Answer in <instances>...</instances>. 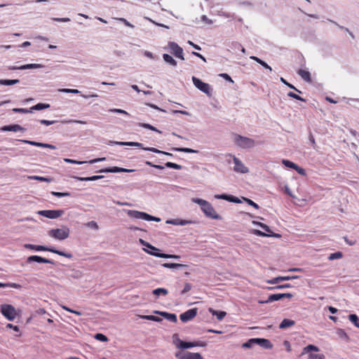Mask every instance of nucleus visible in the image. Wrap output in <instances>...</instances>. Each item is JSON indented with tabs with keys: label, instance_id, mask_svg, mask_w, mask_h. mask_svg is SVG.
<instances>
[{
	"label": "nucleus",
	"instance_id": "22",
	"mask_svg": "<svg viewBox=\"0 0 359 359\" xmlns=\"http://www.w3.org/2000/svg\"><path fill=\"white\" fill-rule=\"evenodd\" d=\"M1 131H13V132H18V131H25V128L22 127L21 126L18 124H12L8 126H4L0 128Z\"/></svg>",
	"mask_w": 359,
	"mask_h": 359
},
{
	"label": "nucleus",
	"instance_id": "50",
	"mask_svg": "<svg viewBox=\"0 0 359 359\" xmlns=\"http://www.w3.org/2000/svg\"><path fill=\"white\" fill-rule=\"evenodd\" d=\"M12 111L15 113H22V114H27V113H32V111L31 109V107L29 109H25V108H13L12 109Z\"/></svg>",
	"mask_w": 359,
	"mask_h": 359
},
{
	"label": "nucleus",
	"instance_id": "34",
	"mask_svg": "<svg viewBox=\"0 0 359 359\" xmlns=\"http://www.w3.org/2000/svg\"><path fill=\"white\" fill-rule=\"evenodd\" d=\"M295 324V322L292 320L285 318L279 325L280 329H285L287 327L293 326Z\"/></svg>",
	"mask_w": 359,
	"mask_h": 359
},
{
	"label": "nucleus",
	"instance_id": "57",
	"mask_svg": "<svg viewBox=\"0 0 359 359\" xmlns=\"http://www.w3.org/2000/svg\"><path fill=\"white\" fill-rule=\"evenodd\" d=\"M287 96L290 97L294 98L295 100H300V101H303V102H306V101L303 97H300L299 95H297L294 93L291 92V91L287 93Z\"/></svg>",
	"mask_w": 359,
	"mask_h": 359
},
{
	"label": "nucleus",
	"instance_id": "24",
	"mask_svg": "<svg viewBox=\"0 0 359 359\" xmlns=\"http://www.w3.org/2000/svg\"><path fill=\"white\" fill-rule=\"evenodd\" d=\"M298 276H278L276 278H273L271 280H268L266 282L270 284H277L281 281L284 280H289L292 279H297L298 278Z\"/></svg>",
	"mask_w": 359,
	"mask_h": 359
},
{
	"label": "nucleus",
	"instance_id": "55",
	"mask_svg": "<svg viewBox=\"0 0 359 359\" xmlns=\"http://www.w3.org/2000/svg\"><path fill=\"white\" fill-rule=\"evenodd\" d=\"M309 359H325V355L323 353H310Z\"/></svg>",
	"mask_w": 359,
	"mask_h": 359
},
{
	"label": "nucleus",
	"instance_id": "19",
	"mask_svg": "<svg viewBox=\"0 0 359 359\" xmlns=\"http://www.w3.org/2000/svg\"><path fill=\"white\" fill-rule=\"evenodd\" d=\"M43 67H44V65H43L41 64H27V65H22L20 67H15V66L9 67L8 69L10 70H15V69L24 70V69H39V68H43Z\"/></svg>",
	"mask_w": 359,
	"mask_h": 359
},
{
	"label": "nucleus",
	"instance_id": "42",
	"mask_svg": "<svg viewBox=\"0 0 359 359\" xmlns=\"http://www.w3.org/2000/svg\"><path fill=\"white\" fill-rule=\"evenodd\" d=\"M319 351V348L318 346L313 345V344H309L304 348L302 354L310 353L311 351Z\"/></svg>",
	"mask_w": 359,
	"mask_h": 359
},
{
	"label": "nucleus",
	"instance_id": "28",
	"mask_svg": "<svg viewBox=\"0 0 359 359\" xmlns=\"http://www.w3.org/2000/svg\"><path fill=\"white\" fill-rule=\"evenodd\" d=\"M139 242L140 243H141L143 246L146 247L147 248H145V250H147L149 251H152V252H159L160 250L156 248V247L153 246L152 245H151L149 243L145 241L144 240H143L142 238H140L139 239ZM143 250H144V248H143Z\"/></svg>",
	"mask_w": 359,
	"mask_h": 359
},
{
	"label": "nucleus",
	"instance_id": "45",
	"mask_svg": "<svg viewBox=\"0 0 359 359\" xmlns=\"http://www.w3.org/2000/svg\"><path fill=\"white\" fill-rule=\"evenodd\" d=\"M349 320L354 324V325L359 328V318L355 314H350L348 316Z\"/></svg>",
	"mask_w": 359,
	"mask_h": 359
},
{
	"label": "nucleus",
	"instance_id": "9",
	"mask_svg": "<svg viewBox=\"0 0 359 359\" xmlns=\"http://www.w3.org/2000/svg\"><path fill=\"white\" fill-rule=\"evenodd\" d=\"M227 156L229 158V159L226 160L229 163H231V158L233 159V161L235 164L233 168V170L235 172L243 174L248 172V168L246 166H245V165L242 163V161L240 159H238L237 157L231 154H228Z\"/></svg>",
	"mask_w": 359,
	"mask_h": 359
},
{
	"label": "nucleus",
	"instance_id": "33",
	"mask_svg": "<svg viewBox=\"0 0 359 359\" xmlns=\"http://www.w3.org/2000/svg\"><path fill=\"white\" fill-rule=\"evenodd\" d=\"M163 59L166 63L169 64L172 67H176L177 65V61L171 55L168 54H163Z\"/></svg>",
	"mask_w": 359,
	"mask_h": 359
},
{
	"label": "nucleus",
	"instance_id": "44",
	"mask_svg": "<svg viewBox=\"0 0 359 359\" xmlns=\"http://www.w3.org/2000/svg\"><path fill=\"white\" fill-rule=\"evenodd\" d=\"M172 341L175 346L180 349L182 347V344H183L184 341L181 340L177 334H175L172 336Z\"/></svg>",
	"mask_w": 359,
	"mask_h": 359
},
{
	"label": "nucleus",
	"instance_id": "35",
	"mask_svg": "<svg viewBox=\"0 0 359 359\" xmlns=\"http://www.w3.org/2000/svg\"><path fill=\"white\" fill-rule=\"evenodd\" d=\"M250 58L254 61H256L259 64H260L263 67L268 69L269 72L272 71V68L264 60H261L260 58L256 57V56H250Z\"/></svg>",
	"mask_w": 359,
	"mask_h": 359
},
{
	"label": "nucleus",
	"instance_id": "58",
	"mask_svg": "<svg viewBox=\"0 0 359 359\" xmlns=\"http://www.w3.org/2000/svg\"><path fill=\"white\" fill-rule=\"evenodd\" d=\"M37 147H42V148H48V149H56L55 146H54L53 144H47V143H41V142H38Z\"/></svg>",
	"mask_w": 359,
	"mask_h": 359
},
{
	"label": "nucleus",
	"instance_id": "32",
	"mask_svg": "<svg viewBox=\"0 0 359 359\" xmlns=\"http://www.w3.org/2000/svg\"><path fill=\"white\" fill-rule=\"evenodd\" d=\"M103 177H104L103 175H93L91 177H75V178L77 180L81 181V182L95 181V180H100V179H102Z\"/></svg>",
	"mask_w": 359,
	"mask_h": 359
},
{
	"label": "nucleus",
	"instance_id": "63",
	"mask_svg": "<svg viewBox=\"0 0 359 359\" xmlns=\"http://www.w3.org/2000/svg\"><path fill=\"white\" fill-rule=\"evenodd\" d=\"M52 20L60 22H70L71 20L69 18H53Z\"/></svg>",
	"mask_w": 359,
	"mask_h": 359
},
{
	"label": "nucleus",
	"instance_id": "8",
	"mask_svg": "<svg viewBox=\"0 0 359 359\" xmlns=\"http://www.w3.org/2000/svg\"><path fill=\"white\" fill-rule=\"evenodd\" d=\"M1 314L8 320H13L16 316V310L11 304H1L0 306Z\"/></svg>",
	"mask_w": 359,
	"mask_h": 359
},
{
	"label": "nucleus",
	"instance_id": "20",
	"mask_svg": "<svg viewBox=\"0 0 359 359\" xmlns=\"http://www.w3.org/2000/svg\"><path fill=\"white\" fill-rule=\"evenodd\" d=\"M144 250L148 254L153 255L154 257H156L165 258V259H180V256L177 255H169V254H165V253H161V252H154L152 251H149L145 249H144Z\"/></svg>",
	"mask_w": 359,
	"mask_h": 359
},
{
	"label": "nucleus",
	"instance_id": "39",
	"mask_svg": "<svg viewBox=\"0 0 359 359\" xmlns=\"http://www.w3.org/2000/svg\"><path fill=\"white\" fill-rule=\"evenodd\" d=\"M50 105L49 104H47V103H38L36 104H35L34 106H32L31 107V109L32 111V112L34 111V110H43V109H48L50 108Z\"/></svg>",
	"mask_w": 359,
	"mask_h": 359
},
{
	"label": "nucleus",
	"instance_id": "53",
	"mask_svg": "<svg viewBox=\"0 0 359 359\" xmlns=\"http://www.w3.org/2000/svg\"><path fill=\"white\" fill-rule=\"evenodd\" d=\"M256 344V338L249 339L247 342L244 343L242 346L243 348H251Z\"/></svg>",
	"mask_w": 359,
	"mask_h": 359
},
{
	"label": "nucleus",
	"instance_id": "31",
	"mask_svg": "<svg viewBox=\"0 0 359 359\" xmlns=\"http://www.w3.org/2000/svg\"><path fill=\"white\" fill-rule=\"evenodd\" d=\"M209 312L212 315L215 316L219 320H222L226 315L225 311H216L212 308L209 309Z\"/></svg>",
	"mask_w": 359,
	"mask_h": 359
},
{
	"label": "nucleus",
	"instance_id": "7",
	"mask_svg": "<svg viewBox=\"0 0 359 359\" xmlns=\"http://www.w3.org/2000/svg\"><path fill=\"white\" fill-rule=\"evenodd\" d=\"M191 80L196 88L205 93L208 96H212V89L208 83H204L200 79L196 76H192Z\"/></svg>",
	"mask_w": 359,
	"mask_h": 359
},
{
	"label": "nucleus",
	"instance_id": "46",
	"mask_svg": "<svg viewBox=\"0 0 359 359\" xmlns=\"http://www.w3.org/2000/svg\"><path fill=\"white\" fill-rule=\"evenodd\" d=\"M140 318L142 319L152 320V321H155V322H161V321H162V319L161 318H159L158 316H152V315L141 316Z\"/></svg>",
	"mask_w": 359,
	"mask_h": 359
},
{
	"label": "nucleus",
	"instance_id": "23",
	"mask_svg": "<svg viewBox=\"0 0 359 359\" xmlns=\"http://www.w3.org/2000/svg\"><path fill=\"white\" fill-rule=\"evenodd\" d=\"M154 313L164 317L165 319L172 323H177V315L175 313H170L165 311H154Z\"/></svg>",
	"mask_w": 359,
	"mask_h": 359
},
{
	"label": "nucleus",
	"instance_id": "56",
	"mask_svg": "<svg viewBox=\"0 0 359 359\" xmlns=\"http://www.w3.org/2000/svg\"><path fill=\"white\" fill-rule=\"evenodd\" d=\"M94 337L95 339L100 341L105 342V341H108V338L104 334H103L102 333H97Z\"/></svg>",
	"mask_w": 359,
	"mask_h": 359
},
{
	"label": "nucleus",
	"instance_id": "41",
	"mask_svg": "<svg viewBox=\"0 0 359 359\" xmlns=\"http://www.w3.org/2000/svg\"><path fill=\"white\" fill-rule=\"evenodd\" d=\"M20 82L18 79H0V85L12 86Z\"/></svg>",
	"mask_w": 359,
	"mask_h": 359
},
{
	"label": "nucleus",
	"instance_id": "17",
	"mask_svg": "<svg viewBox=\"0 0 359 359\" xmlns=\"http://www.w3.org/2000/svg\"><path fill=\"white\" fill-rule=\"evenodd\" d=\"M33 262H38V263H45V264H55V262L53 260L48 259H46V258H43V257H41L38 256V255H32V256L29 257L27 259V262L29 263V264L32 263Z\"/></svg>",
	"mask_w": 359,
	"mask_h": 359
},
{
	"label": "nucleus",
	"instance_id": "29",
	"mask_svg": "<svg viewBox=\"0 0 359 359\" xmlns=\"http://www.w3.org/2000/svg\"><path fill=\"white\" fill-rule=\"evenodd\" d=\"M167 224H173V225H180V226H185V225H187V224H191L192 222L190 221V220H185V219H170V220H168L166 222Z\"/></svg>",
	"mask_w": 359,
	"mask_h": 359
},
{
	"label": "nucleus",
	"instance_id": "37",
	"mask_svg": "<svg viewBox=\"0 0 359 359\" xmlns=\"http://www.w3.org/2000/svg\"><path fill=\"white\" fill-rule=\"evenodd\" d=\"M162 266L167 269H179L185 267L186 265L177 263H164L162 264Z\"/></svg>",
	"mask_w": 359,
	"mask_h": 359
},
{
	"label": "nucleus",
	"instance_id": "21",
	"mask_svg": "<svg viewBox=\"0 0 359 359\" xmlns=\"http://www.w3.org/2000/svg\"><path fill=\"white\" fill-rule=\"evenodd\" d=\"M215 198H217V199H223V200H226V201H228L229 202H232V203H241V201L236 197V196H231V195H227V194H216L215 195Z\"/></svg>",
	"mask_w": 359,
	"mask_h": 359
},
{
	"label": "nucleus",
	"instance_id": "47",
	"mask_svg": "<svg viewBox=\"0 0 359 359\" xmlns=\"http://www.w3.org/2000/svg\"><path fill=\"white\" fill-rule=\"evenodd\" d=\"M152 293L156 296H158L160 294L166 295L168 293V290L165 288H156L152 291Z\"/></svg>",
	"mask_w": 359,
	"mask_h": 359
},
{
	"label": "nucleus",
	"instance_id": "18",
	"mask_svg": "<svg viewBox=\"0 0 359 359\" xmlns=\"http://www.w3.org/2000/svg\"><path fill=\"white\" fill-rule=\"evenodd\" d=\"M108 144L110 146L114 145H119V146H130V147H143V144L140 142H117V141H109Z\"/></svg>",
	"mask_w": 359,
	"mask_h": 359
},
{
	"label": "nucleus",
	"instance_id": "36",
	"mask_svg": "<svg viewBox=\"0 0 359 359\" xmlns=\"http://www.w3.org/2000/svg\"><path fill=\"white\" fill-rule=\"evenodd\" d=\"M142 149H143L144 151H151V152H154V153H156V154H164V155H166V156H172V154H170V153L159 150V149H158L156 148H154V147H142Z\"/></svg>",
	"mask_w": 359,
	"mask_h": 359
},
{
	"label": "nucleus",
	"instance_id": "16",
	"mask_svg": "<svg viewBox=\"0 0 359 359\" xmlns=\"http://www.w3.org/2000/svg\"><path fill=\"white\" fill-rule=\"evenodd\" d=\"M105 160H106V158H104V157L94 158V159H92V160H90V161H79L73 160V159H71V158H65L64 159V161L65 162H67V163H72V164H77V165H81V164H83V163L93 164V163H97V162L104 161Z\"/></svg>",
	"mask_w": 359,
	"mask_h": 359
},
{
	"label": "nucleus",
	"instance_id": "25",
	"mask_svg": "<svg viewBox=\"0 0 359 359\" xmlns=\"http://www.w3.org/2000/svg\"><path fill=\"white\" fill-rule=\"evenodd\" d=\"M282 299L280 293L270 294L266 300H259V304H269L275 301H278Z\"/></svg>",
	"mask_w": 359,
	"mask_h": 359
},
{
	"label": "nucleus",
	"instance_id": "61",
	"mask_svg": "<svg viewBox=\"0 0 359 359\" xmlns=\"http://www.w3.org/2000/svg\"><path fill=\"white\" fill-rule=\"evenodd\" d=\"M109 111L113 113L122 114L128 116L129 115V114L126 111L121 109H110Z\"/></svg>",
	"mask_w": 359,
	"mask_h": 359
},
{
	"label": "nucleus",
	"instance_id": "11",
	"mask_svg": "<svg viewBox=\"0 0 359 359\" xmlns=\"http://www.w3.org/2000/svg\"><path fill=\"white\" fill-rule=\"evenodd\" d=\"M168 46L172 55H174L177 58L184 60L183 49L182 47L174 41L168 42Z\"/></svg>",
	"mask_w": 359,
	"mask_h": 359
},
{
	"label": "nucleus",
	"instance_id": "38",
	"mask_svg": "<svg viewBox=\"0 0 359 359\" xmlns=\"http://www.w3.org/2000/svg\"><path fill=\"white\" fill-rule=\"evenodd\" d=\"M172 150L189 154H196L199 152L198 150L185 147H174L172 148Z\"/></svg>",
	"mask_w": 359,
	"mask_h": 359
},
{
	"label": "nucleus",
	"instance_id": "40",
	"mask_svg": "<svg viewBox=\"0 0 359 359\" xmlns=\"http://www.w3.org/2000/svg\"><path fill=\"white\" fill-rule=\"evenodd\" d=\"M0 287H12L15 289H20L22 286L20 284L15 283H0Z\"/></svg>",
	"mask_w": 359,
	"mask_h": 359
},
{
	"label": "nucleus",
	"instance_id": "51",
	"mask_svg": "<svg viewBox=\"0 0 359 359\" xmlns=\"http://www.w3.org/2000/svg\"><path fill=\"white\" fill-rule=\"evenodd\" d=\"M342 257H343L342 252L339 251V252H336L330 254V256L328 257V259L331 261V260H334V259H340Z\"/></svg>",
	"mask_w": 359,
	"mask_h": 359
},
{
	"label": "nucleus",
	"instance_id": "54",
	"mask_svg": "<svg viewBox=\"0 0 359 359\" xmlns=\"http://www.w3.org/2000/svg\"><path fill=\"white\" fill-rule=\"evenodd\" d=\"M280 81L285 84L286 86H287L290 88L291 89H293L296 92L299 93H302V91L299 90V89H297V88H295L292 84L291 83H289L285 79H283V77L280 78Z\"/></svg>",
	"mask_w": 359,
	"mask_h": 359
},
{
	"label": "nucleus",
	"instance_id": "62",
	"mask_svg": "<svg viewBox=\"0 0 359 359\" xmlns=\"http://www.w3.org/2000/svg\"><path fill=\"white\" fill-rule=\"evenodd\" d=\"M191 287H192V286L190 283H185L183 290L181 291V294H186L187 292H188L191 290Z\"/></svg>",
	"mask_w": 359,
	"mask_h": 359
},
{
	"label": "nucleus",
	"instance_id": "1",
	"mask_svg": "<svg viewBox=\"0 0 359 359\" xmlns=\"http://www.w3.org/2000/svg\"><path fill=\"white\" fill-rule=\"evenodd\" d=\"M192 201L201 206V210L206 217L215 219H221V217L215 212L212 205L205 200L198 198H192Z\"/></svg>",
	"mask_w": 359,
	"mask_h": 359
},
{
	"label": "nucleus",
	"instance_id": "4",
	"mask_svg": "<svg viewBox=\"0 0 359 359\" xmlns=\"http://www.w3.org/2000/svg\"><path fill=\"white\" fill-rule=\"evenodd\" d=\"M252 224L260 226L265 231V232H263L260 230L254 229L252 232L256 236H262V237H274V238H280L281 237L280 234L272 232V231L271 230L269 226L264 223L257 222V221H252Z\"/></svg>",
	"mask_w": 359,
	"mask_h": 359
},
{
	"label": "nucleus",
	"instance_id": "48",
	"mask_svg": "<svg viewBox=\"0 0 359 359\" xmlns=\"http://www.w3.org/2000/svg\"><path fill=\"white\" fill-rule=\"evenodd\" d=\"M58 91L65 93L81 94V91L77 89L60 88Z\"/></svg>",
	"mask_w": 359,
	"mask_h": 359
},
{
	"label": "nucleus",
	"instance_id": "13",
	"mask_svg": "<svg viewBox=\"0 0 359 359\" xmlns=\"http://www.w3.org/2000/svg\"><path fill=\"white\" fill-rule=\"evenodd\" d=\"M197 312L198 309L196 308L189 309L187 311L181 313L180 318L183 323H187L195 318L197 315Z\"/></svg>",
	"mask_w": 359,
	"mask_h": 359
},
{
	"label": "nucleus",
	"instance_id": "59",
	"mask_svg": "<svg viewBox=\"0 0 359 359\" xmlns=\"http://www.w3.org/2000/svg\"><path fill=\"white\" fill-rule=\"evenodd\" d=\"M243 200L250 205L252 206L253 208H255V209H259V206L258 205V204H257L256 203H255L253 201H252L251 199H249V198H243Z\"/></svg>",
	"mask_w": 359,
	"mask_h": 359
},
{
	"label": "nucleus",
	"instance_id": "27",
	"mask_svg": "<svg viewBox=\"0 0 359 359\" xmlns=\"http://www.w3.org/2000/svg\"><path fill=\"white\" fill-rule=\"evenodd\" d=\"M205 344L203 342L201 341H194V342H188V341H183V344H182V347L180 349H187L191 348L195 346H204Z\"/></svg>",
	"mask_w": 359,
	"mask_h": 359
},
{
	"label": "nucleus",
	"instance_id": "14",
	"mask_svg": "<svg viewBox=\"0 0 359 359\" xmlns=\"http://www.w3.org/2000/svg\"><path fill=\"white\" fill-rule=\"evenodd\" d=\"M145 164L147 165L151 166L153 168L159 169V170H163L165 168V167L175 169V170H181L182 168V166L181 165H179V164H177L175 163H172V162H167L165 164V166H163L161 165H155L150 161H145Z\"/></svg>",
	"mask_w": 359,
	"mask_h": 359
},
{
	"label": "nucleus",
	"instance_id": "5",
	"mask_svg": "<svg viewBox=\"0 0 359 359\" xmlns=\"http://www.w3.org/2000/svg\"><path fill=\"white\" fill-rule=\"evenodd\" d=\"M70 230L67 226L61 229H52L48 231V235L56 240L63 241L69 236Z\"/></svg>",
	"mask_w": 359,
	"mask_h": 359
},
{
	"label": "nucleus",
	"instance_id": "30",
	"mask_svg": "<svg viewBox=\"0 0 359 359\" xmlns=\"http://www.w3.org/2000/svg\"><path fill=\"white\" fill-rule=\"evenodd\" d=\"M297 74L302 77L303 80H304L306 82H311V74L309 71L306 69H299L297 71Z\"/></svg>",
	"mask_w": 359,
	"mask_h": 359
},
{
	"label": "nucleus",
	"instance_id": "2",
	"mask_svg": "<svg viewBox=\"0 0 359 359\" xmlns=\"http://www.w3.org/2000/svg\"><path fill=\"white\" fill-rule=\"evenodd\" d=\"M234 144L241 149H252L256 143L255 141L250 137L242 136L238 134H233Z\"/></svg>",
	"mask_w": 359,
	"mask_h": 359
},
{
	"label": "nucleus",
	"instance_id": "52",
	"mask_svg": "<svg viewBox=\"0 0 359 359\" xmlns=\"http://www.w3.org/2000/svg\"><path fill=\"white\" fill-rule=\"evenodd\" d=\"M50 194L56 197L61 198L65 196H70L71 193L69 192H57V191H51Z\"/></svg>",
	"mask_w": 359,
	"mask_h": 359
},
{
	"label": "nucleus",
	"instance_id": "26",
	"mask_svg": "<svg viewBox=\"0 0 359 359\" xmlns=\"http://www.w3.org/2000/svg\"><path fill=\"white\" fill-rule=\"evenodd\" d=\"M256 344L266 349H269L273 347L272 343L266 339L256 338Z\"/></svg>",
	"mask_w": 359,
	"mask_h": 359
},
{
	"label": "nucleus",
	"instance_id": "43",
	"mask_svg": "<svg viewBox=\"0 0 359 359\" xmlns=\"http://www.w3.org/2000/svg\"><path fill=\"white\" fill-rule=\"evenodd\" d=\"M30 180H38L41 182H50L52 181V178L50 177H41V176H37V175H33L28 177Z\"/></svg>",
	"mask_w": 359,
	"mask_h": 359
},
{
	"label": "nucleus",
	"instance_id": "6",
	"mask_svg": "<svg viewBox=\"0 0 359 359\" xmlns=\"http://www.w3.org/2000/svg\"><path fill=\"white\" fill-rule=\"evenodd\" d=\"M127 215L135 219H143L146 221H155V222H160L161 219L159 217H156L152 215H150L146 212H140L138 210H128L127 211Z\"/></svg>",
	"mask_w": 359,
	"mask_h": 359
},
{
	"label": "nucleus",
	"instance_id": "15",
	"mask_svg": "<svg viewBox=\"0 0 359 359\" xmlns=\"http://www.w3.org/2000/svg\"><path fill=\"white\" fill-rule=\"evenodd\" d=\"M134 171H135V170H134V169H126V168L114 166V167H111V168H107L101 169L99 171H97V172L116 173V172H133Z\"/></svg>",
	"mask_w": 359,
	"mask_h": 359
},
{
	"label": "nucleus",
	"instance_id": "10",
	"mask_svg": "<svg viewBox=\"0 0 359 359\" xmlns=\"http://www.w3.org/2000/svg\"><path fill=\"white\" fill-rule=\"evenodd\" d=\"M65 211L63 210H44L38 212L39 215L48 219H57L63 215Z\"/></svg>",
	"mask_w": 359,
	"mask_h": 359
},
{
	"label": "nucleus",
	"instance_id": "64",
	"mask_svg": "<svg viewBox=\"0 0 359 359\" xmlns=\"http://www.w3.org/2000/svg\"><path fill=\"white\" fill-rule=\"evenodd\" d=\"M86 225H87V226H88L91 229H95V230L98 229V228H99L97 222L95 221H90V222H88Z\"/></svg>",
	"mask_w": 359,
	"mask_h": 359
},
{
	"label": "nucleus",
	"instance_id": "60",
	"mask_svg": "<svg viewBox=\"0 0 359 359\" xmlns=\"http://www.w3.org/2000/svg\"><path fill=\"white\" fill-rule=\"evenodd\" d=\"M117 20H118L119 22H123L126 26L127 27H132L133 28L134 27V25H132L130 22H129L126 19L123 18H116Z\"/></svg>",
	"mask_w": 359,
	"mask_h": 359
},
{
	"label": "nucleus",
	"instance_id": "3",
	"mask_svg": "<svg viewBox=\"0 0 359 359\" xmlns=\"http://www.w3.org/2000/svg\"><path fill=\"white\" fill-rule=\"evenodd\" d=\"M24 247L27 249L33 250H36V251L51 252L55 253L57 255H59L60 256H62V257H65L67 258L72 257V254L67 253V252L56 250L55 248H52V247H47V246H43V245H33V244H25Z\"/></svg>",
	"mask_w": 359,
	"mask_h": 359
},
{
	"label": "nucleus",
	"instance_id": "12",
	"mask_svg": "<svg viewBox=\"0 0 359 359\" xmlns=\"http://www.w3.org/2000/svg\"><path fill=\"white\" fill-rule=\"evenodd\" d=\"M175 356L179 359H203L199 353H182L179 351L175 353Z\"/></svg>",
	"mask_w": 359,
	"mask_h": 359
},
{
	"label": "nucleus",
	"instance_id": "49",
	"mask_svg": "<svg viewBox=\"0 0 359 359\" xmlns=\"http://www.w3.org/2000/svg\"><path fill=\"white\" fill-rule=\"evenodd\" d=\"M282 163H283L285 166H286V167H287V168H292V169H294V170L296 168H297V165L296 163H293V162H292V161H289V160L283 159V160L282 161Z\"/></svg>",
	"mask_w": 359,
	"mask_h": 359
}]
</instances>
